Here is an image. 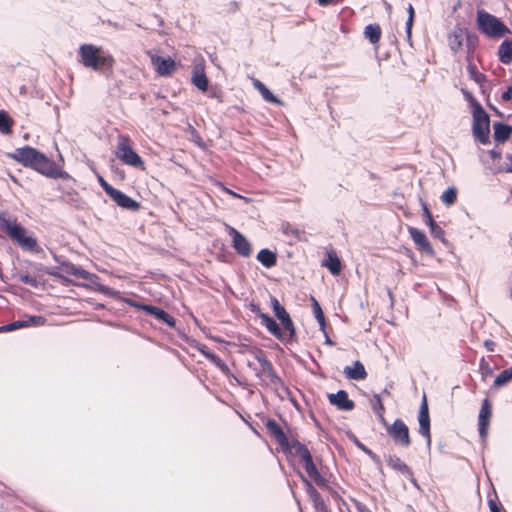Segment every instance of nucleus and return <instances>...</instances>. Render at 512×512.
I'll use <instances>...</instances> for the list:
<instances>
[{"label":"nucleus","instance_id":"nucleus-25","mask_svg":"<svg viewBox=\"0 0 512 512\" xmlns=\"http://www.w3.org/2000/svg\"><path fill=\"white\" fill-rule=\"evenodd\" d=\"M259 317L261 318L262 323L265 325V327L268 329L270 333H272L274 336L278 338L282 337L281 329L272 318H270L264 313H260Z\"/></svg>","mask_w":512,"mask_h":512},{"label":"nucleus","instance_id":"nucleus-32","mask_svg":"<svg viewBox=\"0 0 512 512\" xmlns=\"http://www.w3.org/2000/svg\"><path fill=\"white\" fill-rule=\"evenodd\" d=\"M15 157L18 160L23 161L25 164H32V148L26 147L24 149H18Z\"/></svg>","mask_w":512,"mask_h":512},{"label":"nucleus","instance_id":"nucleus-21","mask_svg":"<svg viewBox=\"0 0 512 512\" xmlns=\"http://www.w3.org/2000/svg\"><path fill=\"white\" fill-rule=\"evenodd\" d=\"M494 139L498 142H505L512 134V127L502 123H494Z\"/></svg>","mask_w":512,"mask_h":512},{"label":"nucleus","instance_id":"nucleus-24","mask_svg":"<svg viewBox=\"0 0 512 512\" xmlns=\"http://www.w3.org/2000/svg\"><path fill=\"white\" fill-rule=\"evenodd\" d=\"M254 87L261 93L262 97L272 103L280 104V100H278L272 92L259 80L254 79L253 80Z\"/></svg>","mask_w":512,"mask_h":512},{"label":"nucleus","instance_id":"nucleus-26","mask_svg":"<svg viewBox=\"0 0 512 512\" xmlns=\"http://www.w3.org/2000/svg\"><path fill=\"white\" fill-rule=\"evenodd\" d=\"M13 124L14 121L8 113L5 110H0V132L2 134H10Z\"/></svg>","mask_w":512,"mask_h":512},{"label":"nucleus","instance_id":"nucleus-30","mask_svg":"<svg viewBox=\"0 0 512 512\" xmlns=\"http://www.w3.org/2000/svg\"><path fill=\"white\" fill-rule=\"evenodd\" d=\"M365 36L370 40L372 43H376L379 41L381 36V29L378 25H368L365 28Z\"/></svg>","mask_w":512,"mask_h":512},{"label":"nucleus","instance_id":"nucleus-10","mask_svg":"<svg viewBox=\"0 0 512 512\" xmlns=\"http://www.w3.org/2000/svg\"><path fill=\"white\" fill-rule=\"evenodd\" d=\"M299 456H300L301 463H302L306 473L308 474V476L317 483L321 482L322 479L312 461L310 452L306 448H300Z\"/></svg>","mask_w":512,"mask_h":512},{"label":"nucleus","instance_id":"nucleus-7","mask_svg":"<svg viewBox=\"0 0 512 512\" xmlns=\"http://www.w3.org/2000/svg\"><path fill=\"white\" fill-rule=\"evenodd\" d=\"M387 431L396 444L403 447L410 445L409 429L403 421L396 420Z\"/></svg>","mask_w":512,"mask_h":512},{"label":"nucleus","instance_id":"nucleus-38","mask_svg":"<svg viewBox=\"0 0 512 512\" xmlns=\"http://www.w3.org/2000/svg\"><path fill=\"white\" fill-rule=\"evenodd\" d=\"M98 180L107 194L109 189H113V187L109 185L101 176L98 178Z\"/></svg>","mask_w":512,"mask_h":512},{"label":"nucleus","instance_id":"nucleus-41","mask_svg":"<svg viewBox=\"0 0 512 512\" xmlns=\"http://www.w3.org/2000/svg\"><path fill=\"white\" fill-rule=\"evenodd\" d=\"M453 37H454L455 43H457V45L460 46L461 45V35L460 34L459 35L458 34H454Z\"/></svg>","mask_w":512,"mask_h":512},{"label":"nucleus","instance_id":"nucleus-36","mask_svg":"<svg viewBox=\"0 0 512 512\" xmlns=\"http://www.w3.org/2000/svg\"><path fill=\"white\" fill-rule=\"evenodd\" d=\"M62 271L65 274L75 276L78 279H80V277L82 276V273L84 272V270H82L81 268H78L74 265H65L62 268Z\"/></svg>","mask_w":512,"mask_h":512},{"label":"nucleus","instance_id":"nucleus-14","mask_svg":"<svg viewBox=\"0 0 512 512\" xmlns=\"http://www.w3.org/2000/svg\"><path fill=\"white\" fill-rule=\"evenodd\" d=\"M419 426H420V433L426 437L428 445L430 444V419L428 414V407L426 400L424 399L420 412H419Z\"/></svg>","mask_w":512,"mask_h":512},{"label":"nucleus","instance_id":"nucleus-17","mask_svg":"<svg viewBox=\"0 0 512 512\" xmlns=\"http://www.w3.org/2000/svg\"><path fill=\"white\" fill-rule=\"evenodd\" d=\"M330 402L342 410H351L353 408V402L348 399V395L345 391H339L336 394L329 395Z\"/></svg>","mask_w":512,"mask_h":512},{"label":"nucleus","instance_id":"nucleus-15","mask_svg":"<svg viewBox=\"0 0 512 512\" xmlns=\"http://www.w3.org/2000/svg\"><path fill=\"white\" fill-rule=\"evenodd\" d=\"M80 279L84 280V282L82 283L83 286L92 288L105 294H114L112 290L101 285V283L98 280V277L95 274L84 271Z\"/></svg>","mask_w":512,"mask_h":512},{"label":"nucleus","instance_id":"nucleus-8","mask_svg":"<svg viewBox=\"0 0 512 512\" xmlns=\"http://www.w3.org/2000/svg\"><path fill=\"white\" fill-rule=\"evenodd\" d=\"M150 58L154 70L160 76H170L176 71V62L171 57H162L152 54Z\"/></svg>","mask_w":512,"mask_h":512},{"label":"nucleus","instance_id":"nucleus-20","mask_svg":"<svg viewBox=\"0 0 512 512\" xmlns=\"http://www.w3.org/2000/svg\"><path fill=\"white\" fill-rule=\"evenodd\" d=\"M30 326H32V316H26L23 320L13 321L0 326V333L11 332L21 328H29Z\"/></svg>","mask_w":512,"mask_h":512},{"label":"nucleus","instance_id":"nucleus-3","mask_svg":"<svg viewBox=\"0 0 512 512\" xmlns=\"http://www.w3.org/2000/svg\"><path fill=\"white\" fill-rule=\"evenodd\" d=\"M115 154L117 158L125 165L145 170V165L141 157L132 147L131 140L127 136H119Z\"/></svg>","mask_w":512,"mask_h":512},{"label":"nucleus","instance_id":"nucleus-31","mask_svg":"<svg viewBox=\"0 0 512 512\" xmlns=\"http://www.w3.org/2000/svg\"><path fill=\"white\" fill-rule=\"evenodd\" d=\"M456 197H457L456 188L450 187L446 191L443 192V194L441 195V200L443 201L444 204H446L447 206H450V205L454 204V202L456 201Z\"/></svg>","mask_w":512,"mask_h":512},{"label":"nucleus","instance_id":"nucleus-27","mask_svg":"<svg viewBox=\"0 0 512 512\" xmlns=\"http://www.w3.org/2000/svg\"><path fill=\"white\" fill-rule=\"evenodd\" d=\"M257 259L265 266V267H272L276 264V255L270 250L263 249L261 250L258 255Z\"/></svg>","mask_w":512,"mask_h":512},{"label":"nucleus","instance_id":"nucleus-37","mask_svg":"<svg viewBox=\"0 0 512 512\" xmlns=\"http://www.w3.org/2000/svg\"><path fill=\"white\" fill-rule=\"evenodd\" d=\"M201 352L208 358L210 359L212 362H214L217 366L223 368L224 367V364L222 363V361L217 357L215 356L214 354H211L207 351H205L204 349H201Z\"/></svg>","mask_w":512,"mask_h":512},{"label":"nucleus","instance_id":"nucleus-33","mask_svg":"<svg viewBox=\"0 0 512 512\" xmlns=\"http://www.w3.org/2000/svg\"><path fill=\"white\" fill-rule=\"evenodd\" d=\"M512 380V368L502 371L495 379L494 385L500 387Z\"/></svg>","mask_w":512,"mask_h":512},{"label":"nucleus","instance_id":"nucleus-1","mask_svg":"<svg viewBox=\"0 0 512 512\" xmlns=\"http://www.w3.org/2000/svg\"><path fill=\"white\" fill-rule=\"evenodd\" d=\"M80 63L93 70H111L115 60L102 47L84 44L79 48Z\"/></svg>","mask_w":512,"mask_h":512},{"label":"nucleus","instance_id":"nucleus-34","mask_svg":"<svg viewBox=\"0 0 512 512\" xmlns=\"http://www.w3.org/2000/svg\"><path fill=\"white\" fill-rule=\"evenodd\" d=\"M312 302H313V312H314L315 318L317 319V321L320 324L321 329L323 330L324 326H325V318H324L323 311H322L319 303L316 301V299L313 298Z\"/></svg>","mask_w":512,"mask_h":512},{"label":"nucleus","instance_id":"nucleus-2","mask_svg":"<svg viewBox=\"0 0 512 512\" xmlns=\"http://www.w3.org/2000/svg\"><path fill=\"white\" fill-rule=\"evenodd\" d=\"M0 230L18 245L26 249H32V237L26 236L25 229L15 218L9 217L6 213H0Z\"/></svg>","mask_w":512,"mask_h":512},{"label":"nucleus","instance_id":"nucleus-42","mask_svg":"<svg viewBox=\"0 0 512 512\" xmlns=\"http://www.w3.org/2000/svg\"><path fill=\"white\" fill-rule=\"evenodd\" d=\"M490 508L492 512H499L497 505L492 501H490Z\"/></svg>","mask_w":512,"mask_h":512},{"label":"nucleus","instance_id":"nucleus-5","mask_svg":"<svg viewBox=\"0 0 512 512\" xmlns=\"http://www.w3.org/2000/svg\"><path fill=\"white\" fill-rule=\"evenodd\" d=\"M473 135L482 144H487L490 137V119L487 113L479 106L473 107Z\"/></svg>","mask_w":512,"mask_h":512},{"label":"nucleus","instance_id":"nucleus-40","mask_svg":"<svg viewBox=\"0 0 512 512\" xmlns=\"http://www.w3.org/2000/svg\"><path fill=\"white\" fill-rule=\"evenodd\" d=\"M225 191H226L229 195H231V196H233V197L241 198V199H244L245 201H247V202H248V199H246V198L242 197L241 195H238L237 193H235V192L231 191V190H230V189H228V188H225Z\"/></svg>","mask_w":512,"mask_h":512},{"label":"nucleus","instance_id":"nucleus-35","mask_svg":"<svg viewBox=\"0 0 512 512\" xmlns=\"http://www.w3.org/2000/svg\"><path fill=\"white\" fill-rule=\"evenodd\" d=\"M414 15H415L414 8H413L412 4H409V6H408V19H407V22H406V31H407L408 39L411 38V31H412V26H413V21H414Z\"/></svg>","mask_w":512,"mask_h":512},{"label":"nucleus","instance_id":"nucleus-12","mask_svg":"<svg viewBox=\"0 0 512 512\" xmlns=\"http://www.w3.org/2000/svg\"><path fill=\"white\" fill-rule=\"evenodd\" d=\"M108 195L121 207L130 209V210H137L139 208V204L127 196L126 194L122 193L121 191L113 188L108 190Z\"/></svg>","mask_w":512,"mask_h":512},{"label":"nucleus","instance_id":"nucleus-19","mask_svg":"<svg viewBox=\"0 0 512 512\" xmlns=\"http://www.w3.org/2000/svg\"><path fill=\"white\" fill-rule=\"evenodd\" d=\"M322 264L334 275H338L341 272L342 265L340 259L334 252L327 253Z\"/></svg>","mask_w":512,"mask_h":512},{"label":"nucleus","instance_id":"nucleus-13","mask_svg":"<svg viewBox=\"0 0 512 512\" xmlns=\"http://www.w3.org/2000/svg\"><path fill=\"white\" fill-rule=\"evenodd\" d=\"M408 231H409V234H410L412 240L414 241V243L417 245V247L420 250H422L430 255L433 254V249H432L426 235L422 231H420L414 227H410Z\"/></svg>","mask_w":512,"mask_h":512},{"label":"nucleus","instance_id":"nucleus-28","mask_svg":"<svg viewBox=\"0 0 512 512\" xmlns=\"http://www.w3.org/2000/svg\"><path fill=\"white\" fill-rule=\"evenodd\" d=\"M145 309L150 314L154 315L155 317H157L158 319L167 323L168 325L174 326V324H175L174 319L169 314H167L164 310H161L159 308L152 307V306H147Z\"/></svg>","mask_w":512,"mask_h":512},{"label":"nucleus","instance_id":"nucleus-45","mask_svg":"<svg viewBox=\"0 0 512 512\" xmlns=\"http://www.w3.org/2000/svg\"><path fill=\"white\" fill-rule=\"evenodd\" d=\"M378 405L379 406H377V409L383 410V405L379 399H378Z\"/></svg>","mask_w":512,"mask_h":512},{"label":"nucleus","instance_id":"nucleus-16","mask_svg":"<svg viewBox=\"0 0 512 512\" xmlns=\"http://www.w3.org/2000/svg\"><path fill=\"white\" fill-rule=\"evenodd\" d=\"M491 417V405L489 401L486 399L483 402L481 410L479 412V432L481 437H485L487 435V428L489 425V420Z\"/></svg>","mask_w":512,"mask_h":512},{"label":"nucleus","instance_id":"nucleus-46","mask_svg":"<svg viewBox=\"0 0 512 512\" xmlns=\"http://www.w3.org/2000/svg\"><path fill=\"white\" fill-rule=\"evenodd\" d=\"M378 405L379 406H377V409L383 410V405L379 399H378Z\"/></svg>","mask_w":512,"mask_h":512},{"label":"nucleus","instance_id":"nucleus-11","mask_svg":"<svg viewBox=\"0 0 512 512\" xmlns=\"http://www.w3.org/2000/svg\"><path fill=\"white\" fill-rule=\"evenodd\" d=\"M229 233L232 236L233 247L236 249V251L243 256L250 255L251 245L249 241L232 227L229 228Z\"/></svg>","mask_w":512,"mask_h":512},{"label":"nucleus","instance_id":"nucleus-9","mask_svg":"<svg viewBox=\"0 0 512 512\" xmlns=\"http://www.w3.org/2000/svg\"><path fill=\"white\" fill-rule=\"evenodd\" d=\"M271 305H272V308H273V311H274L276 317L281 322L283 328L287 332H289L290 336H292L294 334V325H293V322H292L289 314L285 310V308L274 297L271 298Z\"/></svg>","mask_w":512,"mask_h":512},{"label":"nucleus","instance_id":"nucleus-4","mask_svg":"<svg viewBox=\"0 0 512 512\" xmlns=\"http://www.w3.org/2000/svg\"><path fill=\"white\" fill-rule=\"evenodd\" d=\"M477 23L479 29L489 37H501L509 32V29L493 15L478 12Z\"/></svg>","mask_w":512,"mask_h":512},{"label":"nucleus","instance_id":"nucleus-39","mask_svg":"<svg viewBox=\"0 0 512 512\" xmlns=\"http://www.w3.org/2000/svg\"><path fill=\"white\" fill-rule=\"evenodd\" d=\"M503 99L510 100L512 99V87H509L504 93H503Z\"/></svg>","mask_w":512,"mask_h":512},{"label":"nucleus","instance_id":"nucleus-43","mask_svg":"<svg viewBox=\"0 0 512 512\" xmlns=\"http://www.w3.org/2000/svg\"><path fill=\"white\" fill-rule=\"evenodd\" d=\"M398 467L400 469H402V470H407L408 469V467L404 463H402V462H399Z\"/></svg>","mask_w":512,"mask_h":512},{"label":"nucleus","instance_id":"nucleus-6","mask_svg":"<svg viewBox=\"0 0 512 512\" xmlns=\"http://www.w3.org/2000/svg\"><path fill=\"white\" fill-rule=\"evenodd\" d=\"M34 169L46 176L68 178V175L63 172L56 164L36 151H34Z\"/></svg>","mask_w":512,"mask_h":512},{"label":"nucleus","instance_id":"nucleus-23","mask_svg":"<svg viewBox=\"0 0 512 512\" xmlns=\"http://www.w3.org/2000/svg\"><path fill=\"white\" fill-rule=\"evenodd\" d=\"M192 83L201 91L208 88V79L202 68L196 67L192 75Z\"/></svg>","mask_w":512,"mask_h":512},{"label":"nucleus","instance_id":"nucleus-22","mask_svg":"<svg viewBox=\"0 0 512 512\" xmlns=\"http://www.w3.org/2000/svg\"><path fill=\"white\" fill-rule=\"evenodd\" d=\"M498 56L504 64L512 62V40H505L501 43L498 49Z\"/></svg>","mask_w":512,"mask_h":512},{"label":"nucleus","instance_id":"nucleus-29","mask_svg":"<svg viewBox=\"0 0 512 512\" xmlns=\"http://www.w3.org/2000/svg\"><path fill=\"white\" fill-rule=\"evenodd\" d=\"M424 213L426 216V224L430 227L431 234L438 238L443 237V235H444L443 230L433 220L429 210L426 207H424Z\"/></svg>","mask_w":512,"mask_h":512},{"label":"nucleus","instance_id":"nucleus-18","mask_svg":"<svg viewBox=\"0 0 512 512\" xmlns=\"http://www.w3.org/2000/svg\"><path fill=\"white\" fill-rule=\"evenodd\" d=\"M344 373L347 376V378L353 380L365 379L367 375L363 364L359 361L354 362L352 366L345 367Z\"/></svg>","mask_w":512,"mask_h":512},{"label":"nucleus","instance_id":"nucleus-44","mask_svg":"<svg viewBox=\"0 0 512 512\" xmlns=\"http://www.w3.org/2000/svg\"><path fill=\"white\" fill-rule=\"evenodd\" d=\"M332 0H318L319 4L321 5H326L328 3H330Z\"/></svg>","mask_w":512,"mask_h":512}]
</instances>
